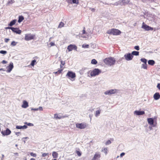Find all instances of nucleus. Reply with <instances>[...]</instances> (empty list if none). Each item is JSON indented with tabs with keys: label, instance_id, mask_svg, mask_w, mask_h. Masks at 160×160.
Segmentation results:
<instances>
[{
	"label": "nucleus",
	"instance_id": "obj_48",
	"mask_svg": "<svg viewBox=\"0 0 160 160\" xmlns=\"http://www.w3.org/2000/svg\"><path fill=\"white\" fill-rule=\"evenodd\" d=\"M48 155V153H44L42 154V157H45L46 156H47Z\"/></svg>",
	"mask_w": 160,
	"mask_h": 160
},
{
	"label": "nucleus",
	"instance_id": "obj_40",
	"mask_svg": "<svg viewBox=\"0 0 160 160\" xmlns=\"http://www.w3.org/2000/svg\"><path fill=\"white\" fill-rule=\"evenodd\" d=\"M108 149L107 148H105L103 150H102V151L103 152L106 154L107 153Z\"/></svg>",
	"mask_w": 160,
	"mask_h": 160
},
{
	"label": "nucleus",
	"instance_id": "obj_19",
	"mask_svg": "<svg viewBox=\"0 0 160 160\" xmlns=\"http://www.w3.org/2000/svg\"><path fill=\"white\" fill-rule=\"evenodd\" d=\"M129 0H120V5H125L128 4L129 2Z\"/></svg>",
	"mask_w": 160,
	"mask_h": 160
},
{
	"label": "nucleus",
	"instance_id": "obj_4",
	"mask_svg": "<svg viewBox=\"0 0 160 160\" xmlns=\"http://www.w3.org/2000/svg\"><path fill=\"white\" fill-rule=\"evenodd\" d=\"M101 72V71L98 68H95L90 73L92 77H94L98 75Z\"/></svg>",
	"mask_w": 160,
	"mask_h": 160
},
{
	"label": "nucleus",
	"instance_id": "obj_35",
	"mask_svg": "<svg viewBox=\"0 0 160 160\" xmlns=\"http://www.w3.org/2000/svg\"><path fill=\"white\" fill-rule=\"evenodd\" d=\"M72 4H79L78 0H72Z\"/></svg>",
	"mask_w": 160,
	"mask_h": 160
},
{
	"label": "nucleus",
	"instance_id": "obj_26",
	"mask_svg": "<svg viewBox=\"0 0 160 160\" xmlns=\"http://www.w3.org/2000/svg\"><path fill=\"white\" fill-rule=\"evenodd\" d=\"M14 0H8V2L7 3V6H9L10 5L12 4L14 2Z\"/></svg>",
	"mask_w": 160,
	"mask_h": 160
},
{
	"label": "nucleus",
	"instance_id": "obj_3",
	"mask_svg": "<svg viewBox=\"0 0 160 160\" xmlns=\"http://www.w3.org/2000/svg\"><path fill=\"white\" fill-rule=\"evenodd\" d=\"M85 27L83 28V29L82 31V33H80L78 35V36L79 38H88L89 37V35L88 33L86 32L85 30Z\"/></svg>",
	"mask_w": 160,
	"mask_h": 160
},
{
	"label": "nucleus",
	"instance_id": "obj_10",
	"mask_svg": "<svg viewBox=\"0 0 160 160\" xmlns=\"http://www.w3.org/2000/svg\"><path fill=\"white\" fill-rule=\"evenodd\" d=\"M133 57V56L130 53L125 54L124 56V57L127 61H130L132 60Z\"/></svg>",
	"mask_w": 160,
	"mask_h": 160
},
{
	"label": "nucleus",
	"instance_id": "obj_56",
	"mask_svg": "<svg viewBox=\"0 0 160 160\" xmlns=\"http://www.w3.org/2000/svg\"><path fill=\"white\" fill-rule=\"evenodd\" d=\"M61 64L62 65H64L65 64V62H64V61H62L61 60Z\"/></svg>",
	"mask_w": 160,
	"mask_h": 160
},
{
	"label": "nucleus",
	"instance_id": "obj_44",
	"mask_svg": "<svg viewBox=\"0 0 160 160\" xmlns=\"http://www.w3.org/2000/svg\"><path fill=\"white\" fill-rule=\"evenodd\" d=\"M112 142L110 140L107 141L105 143L106 145H109Z\"/></svg>",
	"mask_w": 160,
	"mask_h": 160
},
{
	"label": "nucleus",
	"instance_id": "obj_7",
	"mask_svg": "<svg viewBox=\"0 0 160 160\" xmlns=\"http://www.w3.org/2000/svg\"><path fill=\"white\" fill-rule=\"evenodd\" d=\"M35 35L30 33L27 34L25 35V40L26 41H29L34 39Z\"/></svg>",
	"mask_w": 160,
	"mask_h": 160
},
{
	"label": "nucleus",
	"instance_id": "obj_25",
	"mask_svg": "<svg viewBox=\"0 0 160 160\" xmlns=\"http://www.w3.org/2000/svg\"><path fill=\"white\" fill-rule=\"evenodd\" d=\"M58 153L56 152H52V156L53 158H57L58 157Z\"/></svg>",
	"mask_w": 160,
	"mask_h": 160
},
{
	"label": "nucleus",
	"instance_id": "obj_15",
	"mask_svg": "<svg viewBox=\"0 0 160 160\" xmlns=\"http://www.w3.org/2000/svg\"><path fill=\"white\" fill-rule=\"evenodd\" d=\"M1 133L4 136L8 135L10 134L11 131L9 129L7 128L5 130L2 131Z\"/></svg>",
	"mask_w": 160,
	"mask_h": 160
},
{
	"label": "nucleus",
	"instance_id": "obj_55",
	"mask_svg": "<svg viewBox=\"0 0 160 160\" xmlns=\"http://www.w3.org/2000/svg\"><path fill=\"white\" fill-rule=\"evenodd\" d=\"M125 153L124 152H122V153L120 155V156L121 157H122L124 155H125Z\"/></svg>",
	"mask_w": 160,
	"mask_h": 160
},
{
	"label": "nucleus",
	"instance_id": "obj_17",
	"mask_svg": "<svg viewBox=\"0 0 160 160\" xmlns=\"http://www.w3.org/2000/svg\"><path fill=\"white\" fill-rule=\"evenodd\" d=\"M134 114L136 115H142L145 114V112L144 111L136 110L134 111Z\"/></svg>",
	"mask_w": 160,
	"mask_h": 160
},
{
	"label": "nucleus",
	"instance_id": "obj_23",
	"mask_svg": "<svg viewBox=\"0 0 160 160\" xmlns=\"http://www.w3.org/2000/svg\"><path fill=\"white\" fill-rule=\"evenodd\" d=\"M16 22V19L13 20L10 22L8 25L9 26H13L15 24Z\"/></svg>",
	"mask_w": 160,
	"mask_h": 160
},
{
	"label": "nucleus",
	"instance_id": "obj_20",
	"mask_svg": "<svg viewBox=\"0 0 160 160\" xmlns=\"http://www.w3.org/2000/svg\"><path fill=\"white\" fill-rule=\"evenodd\" d=\"M28 107V102L25 100L23 101L22 104V107L24 108H26Z\"/></svg>",
	"mask_w": 160,
	"mask_h": 160
},
{
	"label": "nucleus",
	"instance_id": "obj_64",
	"mask_svg": "<svg viewBox=\"0 0 160 160\" xmlns=\"http://www.w3.org/2000/svg\"><path fill=\"white\" fill-rule=\"evenodd\" d=\"M28 138V137H25V138H23L22 139H23V138H26V139H27V138Z\"/></svg>",
	"mask_w": 160,
	"mask_h": 160
},
{
	"label": "nucleus",
	"instance_id": "obj_63",
	"mask_svg": "<svg viewBox=\"0 0 160 160\" xmlns=\"http://www.w3.org/2000/svg\"><path fill=\"white\" fill-rule=\"evenodd\" d=\"M30 160H35V159L32 158L31 159H30Z\"/></svg>",
	"mask_w": 160,
	"mask_h": 160
},
{
	"label": "nucleus",
	"instance_id": "obj_59",
	"mask_svg": "<svg viewBox=\"0 0 160 160\" xmlns=\"http://www.w3.org/2000/svg\"><path fill=\"white\" fill-rule=\"evenodd\" d=\"M20 133V132H16L15 133V134L16 135H17V136H19V134Z\"/></svg>",
	"mask_w": 160,
	"mask_h": 160
},
{
	"label": "nucleus",
	"instance_id": "obj_49",
	"mask_svg": "<svg viewBox=\"0 0 160 160\" xmlns=\"http://www.w3.org/2000/svg\"><path fill=\"white\" fill-rule=\"evenodd\" d=\"M50 47H51V46H55V44L54 43V42H51L50 43Z\"/></svg>",
	"mask_w": 160,
	"mask_h": 160
},
{
	"label": "nucleus",
	"instance_id": "obj_11",
	"mask_svg": "<svg viewBox=\"0 0 160 160\" xmlns=\"http://www.w3.org/2000/svg\"><path fill=\"white\" fill-rule=\"evenodd\" d=\"M66 76L69 78H73L76 77V75L75 73L72 71H68L66 75Z\"/></svg>",
	"mask_w": 160,
	"mask_h": 160
},
{
	"label": "nucleus",
	"instance_id": "obj_41",
	"mask_svg": "<svg viewBox=\"0 0 160 160\" xmlns=\"http://www.w3.org/2000/svg\"><path fill=\"white\" fill-rule=\"evenodd\" d=\"M25 124H27V125L30 126H33V124L30 123H27L26 122L25 123Z\"/></svg>",
	"mask_w": 160,
	"mask_h": 160
},
{
	"label": "nucleus",
	"instance_id": "obj_6",
	"mask_svg": "<svg viewBox=\"0 0 160 160\" xmlns=\"http://www.w3.org/2000/svg\"><path fill=\"white\" fill-rule=\"evenodd\" d=\"M117 90L116 89H112L107 90L104 92V94L106 95H110L112 94L116 93L117 92Z\"/></svg>",
	"mask_w": 160,
	"mask_h": 160
},
{
	"label": "nucleus",
	"instance_id": "obj_60",
	"mask_svg": "<svg viewBox=\"0 0 160 160\" xmlns=\"http://www.w3.org/2000/svg\"><path fill=\"white\" fill-rule=\"evenodd\" d=\"M91 11L92 12H94L95 11V9L93 8H92L90 9Z\"/></svg>",
	"mask_w": 160,
	"mask_h": 160
},
{
	"label": "nucleus",
	"instance_id": "obj_22",
	"mask_svg": "<svg viewBox=\"0 0 160 160\" xmlns=\"http://www.w3.org/2000/svg\"><path fill=\"white\" fill-rule=\"evenodd\" d=\"M27 128V126L26 125H24L23 126H17L16 128L17 129H26Z\"/></svg>",
	"mask_w": 160,
	"mask_h": 160
},
{
	"label": "nucleus",
	"instance_id": "obj_1",
	"mask_svg": "<svg viewBox=\"0 0 160 160\" xmlns=\"http://www.w3.org/2000/svg\"><path fill=\"white\" fill-rule=\"evenodd\" d=\"M103 62L106 65L109 66H111L115 64L116 60L114 58L110 57L105 59Z\"/></svg>",
	"mask_w": 160,
	"mask_h": 160
},
{
	"label": "nucleus",
	"instance_id": "obj_51",
	"mask_svg": "<svg viewBox=\"0 0 160 160\" xmlns=\"http://www.w3.org/2000/svg\"><path fill=\"white\" fill-rule=\"evenodd\" d=\"M9 40L10 39H9L6 38L5 39V42L7 43Z\"/></svg>",
	"mask_w": 160,
	"mask_h": 160
},
{
	"label": "nucleus",
	"instance_id": "obj_31",
	"mask_svg": "<svg viewBox=\"0 0 160 160\" xmlns=\"http://www.w3.org/2000/svg\"><path fill=\"white\" fill-rule=\"evenodd\" d=\"M152 18H153V21L155 22H157V19L158 18V17H157L155 15H152Z\"/></svg>",
	"mask_w": 160,
	"mask_h": 160
},
{
	"label": "nucleus",
	"instance_id": "obj_18",
	"mask_svg": "<svg viewBox=\"0 0 160 160\" xmlns=\"http://www.w3.org/2000/svg\"><path fill=\"white\" fill-rule=\"evenodd\" d=\"M68 116H61L57 114H55L54 115V118L56 119H60L61 118H64L66 117H67Z\"/></svg>",
	"mask_w": 160,
	"mask_h": 160
},
{
	"label": "nucleus",
	"instance_id": "obj_57",
	"mask_svg": "<svg viewBox=\"0 0 160 160\" xmlns=\"http://www.w3.org/2000/svg\"><path fill=\"white\" fill-rule=\"evenodd\" d=\"M7 63V62L5 60H3L2 62V63L3 64H6Z\"/></svg>",
	"mask_w": 160,
	"mask_h": 160
},
{
	"label": "nucleus",
	"instance_id": "obj_61",
	"mask_svg": "<svg viewBox=\"0 0 160 160\" xmlns=\"http://www.w3.org/2000/svg\"><path fill=\"white\" fill-rule=\"evenodd\" d=\"M14 154L15 155H16V156H18V153L17 152L14 153Z\"/></svg>",
	"mask_w": 160,
	"mask_h": 160
},
{
	"label": "nucleus",
	"instance_id": "obj_30",
	"mask_svg": "<svg viewBox=\"0 0 160 160\" xmlns=\"http://www.w3.org/2000/svg\"><path fill=\"white\" fill-rule=\"evenodd\" d=\"M141 68L144 69H147V65L146 63H144L142 65Z\"/></svg>",
	"mask_w": 160,
	"mask_h": 160
},
{
	"label": "nucleus",
	"instance_id": "obj_39",
	"mask_svg": "<svg viewBox=\"0 0 160 160\" xmlns=\"http://www.w3.org/2000/svg\"><path fill=\"white\" fill-rule=\"evenodd\" d=\"M17 42L15 41H12L11 43V45L12 46H15L16 45Z\"/></svg>",
	"mask_w": 160,
	"mask_h": 160
},
{
	"label": "nucleus",
	"instance_id": "obj_29",
	"mask_svg": "<svg viewBox=\"0 0 160 160\" xmlns=\"http://www.w3.org/2000/svg\"><path fill=\"white\" fill-rule=\"evenodd\" d=\"M64 23L63 22H60V23H59V24L58 25V28H61L62 27H64Z\"/></svg>",
	"mask_w": 160,
	"mask_h": 160
},
{
	"label": "nucleus",
	"instance_id": "obj_62",
	"mask_svg": "<svg viewBox=\"0 0 160 160\" xmlns=\"http://www.w3.org/2000/svg\"><path fill=\"white\" fill-rule=\"evenodd\" d=\"M0 71H4V70L2 68L0 69Z\"/></svg>",
	"mask_w": 160,
	"mask_h": 160
},
{
	"label": "nucleus",
	"instance_id": "obj_58",
	"mask_svg": "<svg viewBox=\"0 0 160 160\" xmlns=\"http://www.w3.org/2000/svg\"><path fill=\"white\" fill-rule=\"evenodd\" d=\"M152 126H149V129H150V130H152Z\"/></svg>",
	"mask_w": 160,
	"mask_h": 160
},
{
	"label": "nucleus",
	"instance_id": "obj_27",
	"mask_svg": "<svg viewBox=\"0 0 160 160\" xmlns=\"http://www.w3.org/2000/svg\"><path fill=\"white\" fill-rule=\"evenodd\" d=\"M24 18L23 16H20L18 17V22L19 23H20L24 19Z\"/></svg>",
	"mask_w": 160,
	"mask_h": 160
},
{
	"label": "nucleus",
	"instance_id": "obj_24",
	"mask_svg": "<svg viewBox=\"0 0 160 160\" xmlns=\"http://www.w3.org/2000/svg\"><path fill=\"white\" fill-rule=\"evenodd\" d=\"M148 63L149 65L153 66L155 64V62L153 60H150L148 61Z\"/></svg>",
	"mask_w": 160,
	"mask_h": 160
},
{
	"label": "nucleus",
	"instance_id": "obj_37",
	"mask_svg": "<svg viewBox=\"0 0 160 160\" xmlns=\"http://www.w3.org/2000/svg\"><path fill=\"white\" fill-rule=\"evenodd\" d=\"M140 60L144 63H146L147 62V59L145 58H142Z\"/></svg>",
	"mask_w": 160,
	"mask_h": 160
},
{
	"label": "nucleus",
	"instance_id": "obj_28",
	"mask_svg": "<svg viewBox=\"0 0 160 160\" xmlns=\"http://www.w3.org/2000/svg\"><path fill=\"white\" fill-rule=\"evenodd\" d=\"M131 54L132 56H138L139 54V52L138 51H133L132 52Z\"/></svg>",
	"mask_w": 160,
	"mask_h": 160
},
{
	"label": "nucleus",
	"instance_id": "obj_38",
	"mask_svg": "<svg viewBox=\"0 0 160 160\" xmlns=\"http://www.w3.org/2000/svg\"><path fill=\"white\" fill-rule=\"evenodd\" d=\"M120 3H121L120 0V1H118V2H116L115 3L113 4V5H116V6H118V5H120Z\"/></svg>",
	"mask_w": 160,
	"mask_h": 160
},
{
	"label": "nucleus",
	"instance_id": "obj_8",
	"mask_svg": "<svg viewBox=\"0 0 160 160\" xmlns=\"http://www.w3.org/2000/svg\"><path fill=\"white\" fill-rule=\"evenodd\" d=\"M87 126V124L85 123H77L76 124V127L77 128L80 129H84Z\"/></svg>",
	"mask_w": 160,
	"mask_h": 160
},
{
	"label": "nucleus",
	"instance_id": "obj_9",
	"mask_svg": "<svg viewBox=\"0 0 160 160\" xmlns=\"http://www.w3.org/2000/svg\"><path fill=\"white\" fill-rule=\"evenodd\" d=\"M142 28L145 30L146 31H152L153 30V28H152L145 24L144 22L142 23Z\"/></svg>",
	"mask_w": 160,
	"mask_h": 160
},
{
	"label": "nucleus",
	"instance_id": "obj_36",
	"mask_svg": "<svg viewBox=\"0 0 160 160\" xmlns=\"http://www.w3.org/2000/svg\"><path fill=\"white\" fill-rule=\"evenodd\" d=\"M97 63V62L95 59H93L92 60L91 63L93 64H96Z\"/></svg>",
	"mask_w": 160,
	"mask_h": 160
},
{
	"label": "nucleus",
	"instance_id": "obj_32",
	"mask_svg": "<svg viewBox=\"0 0 160 160\" xmlns=\"http://www.w3.org/2000/svg\"><path fill=\"white\" fill-rule=\"evenodd\" d=\"M62 70H63L62 69H59L57 71L54 72L53 73L55 74H60L61 73V72L62 71Z\"/></svg>",
	"mask_w": 160,
	"mask_h": 160
},
{
	"label": "nucleus",
	"instance_id": "obj_5",
	"mask_svg": "<svg viewBox=\"0 0 160 160\" xmlns=\"http://www.w3.org/2000/svg\"><path fill=\"white\" fill-rule=\"evenodd\" d=\"M147 121L148 123L151 126H152L153 127H155L157 125L156 121L154 120L153 118H148L147 119Z\"/></svg>",
	"mask_w": 160,
	"mask_h": 160
},
{
	"label": "nucleus",
	"instance_id": "obj_47",
	"mask_svg": "<svg viewBox=\"0 0 160 160\" xmlns=\"http://www.w3.org/2000/svg\"><path fill=\"white\" fill-rule=\"evenodd\" d=\"M134 48L137 50H139L140 49L139 47L138 46H135Z\"/></svg>",
	"mask_w": 160,
	"mask_h": 160
},
{
	"label": "nucleus",
	"instance_id": "obj_54",
	"mask_svg": "<svg viewBox=\"0 0 160 160\" xmlns=\"http://www.w3.org/2000/svg\"><path fill=\"white\" fill-rule=\"evenodd\" d=\"M31 110H33V111H37L38 110V108H32L31 109Z\"/></svg>",
	"mask_w": 160,
	"mask_h": 160
},
{
	"label": "nucleus",
	"instance_id": "obj_52",
	"mask_svg": "<svg viewBox=\"0 0 160 160\" xmlns=\"http://www.w3.org/2000/svg\"><path fill=\"white\" fill-rule=\"evenodd\" d=\"M38 109V110H39L40 111H42L43 110L42 108L41 107H39Z\"/></svg>",
	"mask_w": 160,
	"mask_h": 160
},
{
	"label": "nucleus",
	"instance_id": "obj_50",
	"mask_svg": "<svg viewBox=\"0 0 160 160\" xmlns=\"http://www.w3.org/2000/svg\"><path fill=\"white\" fill-rule=\"evenodd\" d=\"M72 0H66V1L68 3L72 4Z\"/></svg>",
	"mask_w": 160,
	"mask_h": 160
},
{
	"label": "nucleus",
	"instance_id": "obj_34",
	"mask_svg": "<svg viewBox=\"0 0 160 160\" xmlns=\"http://www.w3.org/2000/svg\"><path fill=\"white\" fill-rule=\"evenodd\" d=\"M101 112V110H97L95 113V116L96 117H97L99 116Z\"/></svg>",
	"mask_w": 160,
	"mask_h": 160
},
{
	"label": "nucleus",
	"instance_id": "obj_21",
	"mask_svg": "<svg viewBox=\"0 0 160 160\" xmlns=\"http://www.w3.org/2000/svg\"><path fill=\"white\" fill-rule=\"evenodd\" d=\"M153 98L155 100H158L160 98V94L158 92L155 93L153 95Z\"/></svg>",
	"mask_w": 160,
	"mask_h": 160
},
{
	"label": "nucleus",
	"instance_id": "obj_14",
	"mask_svg": "<svg viewBox=\"0 0 160 160\" xmlns=\"http://www.w3.org/2000/svg\"><path fill=\"white\" fill-rule=\"evenodd\" d=\"M101 157V154L99 152H96L94 154L93 158L91 160H99Z\"/></svg>",
	"mask_w": 160,
	"mask_h": 160
},
{
	"label": "nucleus",
	"instance_id": "obj_12",
	"mask_svg": "<svg viewBox=\"0 0 160 160\" xmlns=\"http://www.w3.org/2000/svg\"><path fill=\"white\" fill-rule=\"evenodd\" d=\"M8 28L9 29H11L12 31L17 34H20L21 33V31L19 28L9 27Z\"/></svg>",
	"mask_w": 160,
	"mask_h": 160
},
{
	"label": "nucleus",
	"instance_id": "obj_42",
	"mask_svg": "<svg viewBox=\"0 0 160 160\" xmlns=\"http://www.w3.org/2000/svg\"><path fill=\"white\" fill-rule=\"evenodd\" d=\"M7 53V52L5 51L1 50L0 51V53L5 54Z\"/></svg>",
	"mask_w": 160,
	"mask_h": 160
},
{
	"label": "nucleus",
	"instance_id": "obj_46",
	"mask_svg": "<svg viewBox=\"0 0 160 160\" xmlns=\"http://www.w3.org/2000/svg\"><path fill=\"white\" fill-rule=\"evenodd\" d=\"M76 152V153H77V154L78 155V156H81V152L80 151H77Z\"/></svg>",
	"mask_w": 160,
	"mask_h": 160
},
{
	"label": "nucleus",
	"instance_id": "obj_13",
	"mask_svg": "<svg viewBox=\"0 0 160 160\" xmlns=\"http://www.w3.org/2000/svg\"><path fill=\"white\" fill-rule=\"evenodd\" d=\"M77 48V47L74 44H70L67 47V49L69 52L71 51L73 49L76 50Z\"/></svg>",
	"mask_w": 160,
	"mask_h": 160
},
{
	"label": "nucleus",
	"instance_id": "obj_43",
	"mask_svg": "<svg viewBox=\"0 0 160 160\" xmlns=\"http://www.w3.org/2000/svg\"><path fill=\"white\" fill-rule=\"evenodd\" d=\"M89 45L88 44H83L82 47L84 48H88Z\"/></svg>",
	"mask_w": 160,
	"mask_h": 160
},
{
	"label": "nucleus",
	"instance_id": "obj_16",
	"mask_svg": "<svg viewBox=\"0 0 160 160\" xmlns=\"http://www.w3.org/2000/svg\"><path fill=\"white\" fill-rule=\"evenodd\" d=\"M13 68V63L11 62L9 65L7 67V72H10Z\"/></svg>",
	"mask_w": 160,
	"mask_h": 160
},
{
	"label": "nucleus",
	"instance_id": "obj_33",
	"mask_svg": "<svg viewBox=\"0 0 160 160\" xmlns=\"http://www.w3.org/2000/svg\"><path fill=\"white\" fill-rule=\"evenodd\" d=\"M37 64L36 61L35 60H32L30 64V65L32 66H34Z\"/></svg>",
	"mask_w": 160,
	"mask_h": 160
},
{
	"label": "nucleus",
	"instance_id": "obj_53",
	"mask_svg": "<svg viewBox=\"0 0 160 160\" xmlns=\"http://www.w3.org/2000/svg\"><path fill=\"white\" fill-rule=\"evenodd\" d=\"M157 88H158L159 90H160V83H158L157 86Z\"/></svg>",
	"mask_w": 160,
	"mask_h": 160
},
{
	"label": "nucleus",
	"instance_id": "obj_2",
	"mask_svg": "<svg viewBox=\"0 0 160 160\" xmlns=\"http://www.w3.org/2000/svg\"><path fill=\"white\" fill-rule=\"evenodd\" d=\"M107 34L110 35H120L121 32L118 29L113 28L108 30L107 31Z\"/></svg>",
	"mask_w": 160,
	"mask_h": 160
},
{
	"label": "nucleus",
	"instance_id": "obj_45",
	"mask_svg": "<svg viewBox=\"0 0 160 160\" xmlns=\"http://www.w3.org/2000/svg\"><path fill=\"white\" fill-rule=\"evenodd\" d=\"M30 155L32 157H35L37 156V155L36 153H33V152H31L30 153Z\"/></svg>",
	"mask_w": 160,
	"mask_h": 160
}]
</instances>
